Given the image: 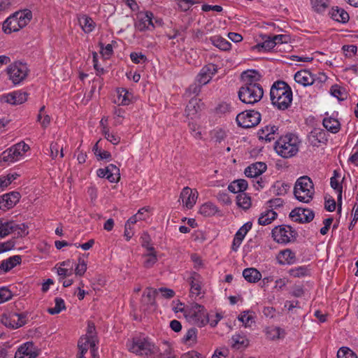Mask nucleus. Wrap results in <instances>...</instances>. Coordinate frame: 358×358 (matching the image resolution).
Returning <instances> with one entry per match:
<instances>
[{
    "instance_id": "nucleus-54",
    "label": "nucleus",
    "mask_w": 358,
    "mask_h": 358,
    "mask_svg": "<svg viewBox=\"0 0 358 358\" xmlns=\"http://www.w3.org/2000/svg\"><path fill=\"white\" fill-rule=\"evenodd\" d=\"M337 358H358L357 355L348 348H341L337 352Z\"/></svg>"
},
{
    "instance_id": "nucleus-53",
    "label": "nucleus",
    "mask_w": 358,
    "mask_h": 358,
    "mask_svg": "<svg viewBox=\"0 0 358 358\" xmlns=\"http://www.w3.org/2000/svg\"><path fill=\"white\" fill-rule=\"evenodd\" d=\"M50 157H52V159H55L57 157L59 152L60 157L62 158L64 157L63 148H62V146L61 147L59 145L58 142H52L50 144Z\"/></svg>"
},
{
    "instance_id": "nucleus-58",
    "label": "nucleus",
    "mask_w": 358,
    "mask_h": 358,
    "mask_svg": "<svg viewBox=\"0 0 358 358\" xmlns=\"http://www.w3.org/2000/svg\"><path fill=\"white\" fill-rule=\"evenodd\" d=\"M189 129L191 131L192 135L196 139L202 138V134L200 129V127L195 122L189 123Z\"/></svg>"
},
{
    "instance_id": "nucleus-52",
    "label": "nucleus",
    "mask_w": 358,
    "mask_h": 358,
    "mask_svg": "<svg viewBox=\"0 0 358 358\" xmlns=\"http://www.w3.org/2000/svg\"><path fill=\"white\" fill-rule=\"evenodd\" d=\"M238 320L243 323L245 327H250L252 324L254 322V318L251 313L249 311H244L241 313Z\"/></svg>"
},
{
    "instance_id": "nucleus-36",
    "label": "nucleus",
    "mask_w": 358,
    "mask_h": 358,
    "mask_svg": "<svg viewBox=\"0 0 358 358\" xmlns=\"http://www.w3.org/2000/svg\"><path fill=\"white\" fill-rule=\"evenodd\" d=\"M277 217V213L273 210H266L262 212L258 219L260 225L266 226L271 224Z\"/></svg>"
},
{
    "instance_id": "nucleus-55",
    "label": "nucleus",
    "mask_w": 358,
    "mask_h": 358,
    "mask_svg": "<svg viewBox=\"0 0 358 358\" xmlns=\"http://www.w3.org/2000/svg\"><path fill=\"white\" fill-rule=\"evenodd\" d=\"M199 213L204 216H210L215 213V206L212 203H206L200 207Z\"/></svg>"
},
{
    "instance_id": "nucleus-64",
    "label": "nucleus",
    "mask_w": 358,
    "mask_h": 358,
    "mask_svg": "<svg viewBox=\"0 0 358 358\" xmlns=\"http://www.w3.org/2000/svg\"><path fill=\"white\" fill-rule=\"evenodd\" d=\"M342 50L346 57H350L356 54L357 47L355 45H345L343 46Z\"/></svg>"
},
{
    "instance_id": "nucleus-20",
    "label": "nucleus",
    "mask_w": 358,
    "mask_h": 358,
    "mask_svg": "<svg viewBox=\"0 0 358 358\" xmlns=\"http://www.w3.org/2000/svg\"><path fill=\"white\" fill-rule=\"evenodd\" d=\"M18 192H11L0 196V210H6L13 208L20 199Z\"/></svg>"
},
{
    "instance_id": "nucleus-28",
    "label": "nucleus",
    "mask_w": 358,
    "mask_h": 358,
    "mask_svg": "<svg viewBox=\"0 0 358 358\" xmlns=\"http://www.w3.org/2000/svg\"><path fill=\"white\" fill-rule=\"evenodd\" d=\"M27 94L25 92L15 91L4 96L5 101L13 105L21 104L27 101Z\"/></svg>"
},
{
    "instance_id": "nucleus-61",
    "label": "nucleus",
    "mask_w": 358,
    "mask_h": 358,
    "mask_svg": "<svg viewBox=\"0 0 358 358\" xmlns=\"http://www.w3.org/2000/svg\"><path fill=\"white\" fill-rule=\"evenodd\" d=\"M130 59L134 64H143L147 60L145 55L135 52L130 54Z\"/></svg>"
},
{
    "instance_id": "nucleus-15",
    "label": "nucleus",
    "mask_w": 358,
    "mask_h": 358,
    "mask_svg": "<svg viewBox=\"0 0 358 358\" xmlns=\"http://www.w3.org/2000/svg\"><path fill=\"white\" fill-rule=\"evenodd\" d=\"M96 343L97 339L90 338L89 336H85L80 337L78 343V347L79 348L81 357H84V355L87 352L88 349H90L92 355L94 357L97 351V348L96 347Z\"/></svg>"
},
{
    "instance_id": "nucleus-48",
    "label": "nucleus",
    "mask_w": 358,
    "mask_h": 358,
    "mask_svg": "<svg viewBox=\"0 0 358 358\" xmlns=\"http://www.w3.org/2000/svg\"><path fill=\"white\" fill-rule=\"evenodd\" d=\"M37 121L41 123L43 128H46L49 126L51 118L48 115L45 113V106H43L40 108L37 116Z\"/></svg>"
},
{
    "instance_id": "nucleus-9",
    "label": "nucleus",
    "mask_w": 358,
    "mask_h": 358,
    "mask_svg": "<svg viewBox=\"0 0 358 358\" xmlns=\"http://www.w3.org/2000/svg\"><path fill=\"white\" fill-rule=\"evenodd\" d=\"M273 240L281 244H287L294 241L297 235L296 231L289 225L275 227L272 230Z\"/></svg>"
},
{
    "instance_id": "nucleus-25",
    "label": "nucleus",
    "mask_w": 358,
    "mask_h": 358,
    "mask_svg": "<svg viewBox=\"0 0 358 358\" xmlns=\"http://www.w3.org/2000/svg\"><path fill=\"white\" fill-rule=\"evenodd\" d=\"M266 164L264 162H256L245 169V174L248 178H258L266 170Z\"/></svg>"
},
{
    "instance_id": "nucleus-29",
    "label": "nucleus",
    "mask_w": 358,
    "mask_h": 358,
    "mask_svg": "<svg viewBox=\"0 0 358 358\" xmlns=\"http://www.w3.org/2000/svg\"><path fill=\"white\" fill-rule=\"evenodd\" d=\"M295 259V254L289 249L280 251L277 256L278 262L281 265L292 264Z\"/></svg>"
},
{
    "instance_id": "nucleus-8",
    "label": "nucleus",
    "mask_w": 358,
    "mask_h": 358,
    "mask_svg": "<svg viewBox=\"0 0 358 358\" xmlns=\"http://www.w3.org/2000/svg\"><path fill=\"white\" fill-rule=\"evenodd\" d=\"M28 73L29 69L27 64L20 62H15L10 64L7 68L9 80L14 85H18L25 80Z\"/></svg>"
},
{
    "instance_id": "nucleus-60",
    "label": "nucleus",
    "mask_w": 358,
    "mask_h": 358,
    "mask_svg": "<svg viewBox=\"0 0 358 358\" xmlns=\"http://www.w3.org/2000/svg\"><path fill=\"white\" fill-rule=\"evenodd\" d=\"M27 226L22 223L17 224L15 222V227L13 229V234L17 235V236H24L28 234Z\"/></svg>"
},
{
    "instance_id": "nucleus-2",
    "label": "nucleus",
    "mask_w": 358,
    "mask_h": 358,
    "mask_svg": "<svg viewBox=\"0 0 358 358\" xmlns=\"http://www.w3.org/2000/svg\"><path fill=\"white\" fill-rule=\"evenodd\" d=\"M272 104L279 110L288 108L292 101L291 87L284 81L275 82L270 90Z\"/></svg>"
},
{
    "instance_id": "nucleus-49",
    "label": "nucleus",
    "mask_w": 358,
    "mask_h": 358,
    "mask_svg": "<svg viewBox=\"0 0 358 358\" xmlns=\"http://www.w3.org/2000/svg\"><path fill=\"white\" fill-rule=\"evenodd\" d=\"M55 305L53 308H49L48 312L50 315H56L59 313L62 310L66 309L64 301L59 297H57L55 299Z\"/></svg>"
},
{
    "instance_id": "nucleus-17",
    "label": "nucleus",
    "mask_w": 358,
    "mask_h": 358,
    "mask_svg": "<svg viewBox=\"0 0 358 358\" xmlns=\"http://www.w3.org/2000/svg\"><path fill=\"white\" fill-rule=\"evenodd\" d=\"M217 71V67L213 64H208L204 66L199 71L196 76V80L197 83L205 85L208 83L213 75Z\"/></svg>"
},
{
    "instance_id": "nucleus-62",
    "label": "nucleus",
    "mask_w": 358,
    "mask_h": 358,
    "mask_svg": "<svg viewBox=\"0 0 358 358\" xmlns=\"http://www.w3.org/2000/svg\"><path fill=\"white\" fill-rule=\"evenodd\" d=\"M11 292L6 287L0 288V303H3L12 298Z\"/></svg>"
},
{
    "instance_id": "nucleus-24",
    "label": "nucleus",
    "mask_w": 358,
    "mask_h": 358,
    "mask_svg": "<svg viewBox=\"0 0 358 358\" xmlns=\"http://www.w3.org/2000/svg\"><path fill=\"white\" fill-rule=\"evenodd\" d=\"M260 75L259 73L255 71V70H248L246 71H244L241 74V78L243 81L242 85H246L250 86L253 85H261L259 83V81L260 80Z\"/></svg>"
},
{
    "instance_id": "nucleus-45",
    "label": "nucleus",
    "mask_w": 358,
    "mask_h": 358,
    "mask_svg": "<svg viewBox=\"0 0 358 358\" xmlns=\"http://www.w3.org/2000/svg\"><path fill=\"white\" fill-rule=\"evenodd\" d=\"M237 205L244 210L248 209L251 206V199L245 193H240L236 196Z\"/></svg>"
},
{
    "instance_id": "nucleus-40",
    "label": "nucleus",
    "mask_w": 358,
    "mask_h": 358,
    "mask_svg": "<svg viewBox=\"0 0 358 358\" xmlns=\"http://www.w3.org/2000/svg\"><path fill=\"white\" fill-rule=\"evenodd\" d=\"M248 187V182L244 179H238L231 182L228 189L233 193H243Z\"/></svg>"
},
{
    "instance_id": "nucleus-21",
    "label": "nucleus",
    "mask_w": 358,
    "mask_h": 358,
    "mask_svg": "<svg viewBox=\"0 0 358 358\" xmlns=\"http://www.w3.org/2000/svg\"><path fill=\"white\" fill-rule=\"evenodd\" d=\"M152 17L153 14L150 12L139 15L138 17V21L136 23V27L141 31L150 29L154 27L152 20Z\"/></svg>"
},
{
    "instance_id": "nucleus-6",
    "label": "nucleus",
    "mask_w": 358,
    "mask_h": 358,
    "mask_svg": "<svg viewBox=\"0 0 358 358\" xmlns=\"http://www.w3.org/2000/svg\"><path fill=\"white\" fill-rule=\"evenodd\" d=\"M238 95L243 103L253 105L262 99L264 90L262 85H242L239 88Z\"/></svg>"
},
{
    "instance_id": "nucleus-35",
    "label": "nucleus",
    "mask_w": 358,
    "mask_h": 358,
    "mask_svg": "<svg viewBox=\"0 0 358 358\" xmlns=\"http://www.w3.org/2000/svg\"><path fill=\"white\" fill-rule=\"evenodd\" d=\"M243 276L249 282H256L262 278L260 272L255 268H248L243 270Z\"/></svg>"
},
{
    "instance_id": "nucleus-41",
    "label": "nucleus",
    "mask_w": 358,
    "mask_h": 358,
    "mask_svg": "<svg viewBox=\"0 0 358 358\" xmlns=\"http://www.w3.org/2000/svg\"><path fill=\"white\" fill-rule=\"evenodd\" d=\"M157 294V289L147 288L143 295L141 302L144 305H155V296Z\"/></svg>"
},
{
    "instance_id": "nucleus-30",
    "label": "nucleus",
    "mask_w": 358,
    "mask_h": 358,
    "mask_svg": "<svg viewBox=\"0 0 358 358\" xmlns=\"http://www.w3.org/2000/svg\"><path fill=\"white\" fill-rule=\"evenodd\" d=\"M201 109V106L200 104V100H198L196 98H193L189 100L188 104L187 105L185 109V114L188 117L191 119H194L196 117L199 111Z\"/></svg>"
},
{
    "instance_id": "nucleus-32",
    "label": "nucleus",
    "mask_w": 358,
    "mask_h": 358,
    "mask_svg": "<svg viewBox=\"0 0 358 358\" xmlns=\"http://www.w3.org/2000/svg\"><path fill=\"white\" fill-rule=\"evenodd\" d=\"M331 17L338 22L345 23L349 20L348 13L343 8L333 7L329 11Z\"/></svg>"
},
{
    "instance_id": "nucleus-18",
    "label": "nucleus",
    "mask_w": 358,
    "mask_h": 358,
    "mask_svg": "<svg viewBox=\"0 0 358 358\" xmlns=\"http://www.w3.org/2000/svg\"><path fill=\"white\" fill-rule=\"evenodd\" d=\"M308 143L315 147L325 144L327 141V132L321 128H314L308 135Z\"/></svg>"
},
{
    "instance_id": "nucleus-39",
    "label": "nucleus",
    "mask_w": 358,
    "mask_h": 358,
    "mask_svg": "<svg viewBox=\"0 0 358 358\" xmlns=\"http://www.w3.org/2000/svg\"><path fill=\"white\" fill-rule=\"evenodd\" d=\"M15 221H3L0 219V237L4 238L13 232Z\"/></svg>"
},
{
    "instance_id": "nucleus-19",
    "label": "nucleus",
    "mask_w": 358,
    "mask_h": 358,
    "mask_svg": "<svg viewBox=\"0 0 358 358\" xmlns=\"http://www.w3.org/2000/svg\"><path fill=\"white\" fill-rule=\"evenodd\" d=\"M197 198V191L193 190L189 187H184L180 195V199L182 200L183 206L188 209H191L194 206Z\"/></svg>"
},
{
    "instance_id": "nucleus-10",
    "label": "nucleus",
    "mask_w": 358,
    "mask_h": 358,
    "mask_svg": "<svg viewBox=\"0 0 358 358\" xmlns=\"http://www.w3.org/2000/svg\"><path fill=\"white\" fill-rule=\"evenodd\" d=\"M238 126L243 128H250L256 126L261 120L260 113L255 110H246L236 116Z\"/></svg>"
},
{
    "instance_id": "nucleus-13",
    "label": "nucleus",
    "mask_w": 358,
    "mask_h": 358,
    "mask_svg": "<svg viewBox=\"0 0 358 358\" xmlns=\"http://www.w3.org/2000/svg\"><path fill=\"white\" fill-rule=\"evenodd\" d=\"M38 350L32 342L22 344L17 350L14 358H36Z\"/></svg>"
},
{
    "instance_id": "nucleus-44",
    "label": "nucleus",
    "mask_w": 358,
    "mask_h": 358,
    "mask_svg": "<svg viewBox=\"0 0 358 358\" xmlns=\"http://www.w3.org/2000/svg\"><path fill=\"white\" fill-rule=\"evenodd\" d=\"M313 9L317 13H323L329 6V0H310Z\"/></svg>"
},
{
    "instance_id": "nucleus-56",
    "label": "nucleus",
    "mask_w": 358,
    "mask_h": 358,
    "mask_svg": "<svg viewBox=\"0 0 358 358\" xmlns=\"http://www.w3.org/2000/svg\"><path fill=\"white\" fill-rule=\"evenodd\" d=\"M197 336V329L195 328H190L187 331L183 336V341L186 343L189 342L195 343Z\"/></svg>"
},
{
    "instance_id": "nucleus-3",
    "label": "nucleus",
    "mask_w": 358,
    "mask_h": 358,
    "mask_svg": "<svg viewBox=\"0 0 358 358\" xmlns=\"http://www.w3.org/2000/svg\"><path fill=\"white\" fill-rule=\"evenodd\" d=\"M300 143L298 136L293 134H287L280 136L275 141L274 149L280 157L290 158L298 153Z\"/></svg>"
},
{
    "instance_id": "nucleus-27",
    "label": "nucleus",
    "mask_w": 358,
    "mask_h": 358,
    "mask_svg": "<svg viewBox=\"0 0 358 358\" xmlns=\"http://www.w3.org/2000/svg\"><path fill=\"white\" fill-rule=\"evenodd\" d=\"M21 261L20 255H14L2 261L0 264V274L8 272L17 265L20 264Z\"/></svg>"
},
{
    "instance_id": "nucleus-46",
    "label": "nucleus",
    "mask_w": 358,
    "mask_h": 358,
    "mask_svg": "<svg viewBox=\"0 0 358 358\" xmlns=\"http://www.w3.org/2000/svg\"><path fill=\"white\" fill-rule=\"evenodd\" d=\"M148 208L143 207L138 210L136 214L131 216L127 222H129V224H136L138 220H144L148 217Z\"/></svg>"
},
{
    "instance_id": "nucleus-26",
    "label": "nucleus",
    "mask_w": 358,
    "mask_h": 358,
    "mask_svg": "<svg viewBox=\"0 0 358 358\" xmlns=\"http://www.w3.org/2000/svg\"><path fill=\"white\" fill-rule=\"evenodd\" d=\"M278 134V127L276 126L267 125L259 131V138L268 142L275 140Z\"/></svg>"
},
{
    "instance_id": "nucleus-51",
    "label": "nucleus",
    "mask_w": 358,
    "mask_h": 358,
    "mask_svg": "<svg viewBox=\"0 0 358 358\" xmlns=\"http://www.w3.org/2000/svg\"><path fill=\"white\" fill-rule=\"evenodd\" d=\"M79 22L83 30L86 33L91 32L94 28V23L93 20L86 16L81 17L79 20Z\"/></svg>"
},
{
    "instance_id": "nucleus-5",
    "label": "nucleus",
    "mask_w": 358,
    "mask_h": 358,
    "mask_svg": "<svg viewBox=\"0 0 358 358\" xmlns=\"http://www.w3.org/2000/svg\"><path fill=\"white\" fill-rule=\"evenodd\" d=\"M187 320L199 327H203L208 322V315L205 308L198 303L191 305L180 309Z\"/></svg>"
},
{
    "instance_id": "nucleus-12",
    "label": "nucleus",
    "mask_w": 358,
    "mask_h": 358,
    "mask_svg": "<svg viewBox=\"0 0 358 358\" xmlns=\"http://www.w3.org/2000/svg\"><path fill=\"white\" fill-rule=\"evenodd\" d=\"M289 217L294 222L308 223L313 220L315 213L308 208H296L291 211Z\"/></svg>"
},
{
    "instance_id": "nucleus-1",
    "label": "nucleus",
    "mask_w": 358,
    "mask_h": 358,
    "mask_svg": "<svg viewBox=\"0 0 358 358\" xmlns=\"http://www.w3.org/2000/svg\"><path fill=\"white\" fill-rule=\"evenodd\" d=\"M127 348L129 352L145 358H155L159 352V348L153 340L145 334H139L128 340Z\"/></svg>"
},
{
    "instance_id": "nucleus-38",
    "label": "nucleus",
    "mask_w": 358,
    "mask_h": 358,
    "mask_svg": "<svg viewBox=\"0 0 358 358\" xmlns=\"http://www.w3.org/2000/svg\"><path fill=\"white\" fill-rule=\"evenodd\" d=\"M13 16L15 18V20H17L22 28L24 27L30 22L32 17L31 12L27 10L15 12Z\"/></svg>"
},
{
    "instance_id": "nucleus-47",
    "label": "nucleus",
    "mask_w": 358,
    "mask_h": 358,
    "mask_svg": "<svg viewBox=\"0 0 358 358\" xmlns=\"http://www.w3.org/2000/svg\"><path fill=\"white\" fill-rule=\"evenodd\" d=\"M211 41L215 46L222 50H227L231 47V43L229 41L218 36L211 38Z\"/></svg>"
},
{
    "instance_id": "nucleus-50",
    "label": "nucleus",
    "mask_w": 358,
    "mask_h": 358,
    "mask_svg": "<svg viewBox=\"0 0 358 358\" xmlns=\"http://www.w3.org/2000/svg\"><path fill=\"white\" fill-rule=\"evenodd\" d=\"M338 177V176L334 171V176L331 178L330 184L331 187L338 193V201L339 202L342 199V185L340 184Z\"/></svg>"
},
{
    "instance_id": "nucleus-34",
    "label": "nucleus",
    "mask_w": 358,
    "mask_h": 358,
    "mask_svg": "<svg viewBox=\"0 0 358 358\" xmlns=\"http://www.w3.org/2000/svg\"><path fill=\"white\" fill-rule=\"evenodd\" d=\"M131 94L125 88L117 89V99L115 103L118 105L127 106L131 102Z\"/></svg>"
},
{
    "instance_id": "nucleus-14",
    "label": "nucleus",
    "mask_w": 358,
    "mask_h": 358,
    "mask_svg": "<svg viewBox=\"0 0 358 358\" xmlns=\"http://www.w3.org/2000/svg\"><path fill=\"white\" fill-rule=\"evenodd\" d=\"M188 282L190 285L189 296L191 298L196 299L203 294L202 292V278L199 273H192L188 278Z\"/></svg>"
},
{
    "instance_id": "nucleus-42",
    "label": "nucleus",
    "mask_w": 358,
    "mask_h": 358,
    "mask_svg": "<svg viewBox=\"0 0 358 358\" xmlns=\"http://www.w3.org/2000/svg\"><path fill=\"white\" fill-rule=\"evenodd\" d=\"M264 331L266 338L272 341L280 338L284 334V331L282 329L273 326L265 328Z\"/></svg>"
},
{
    "instance_id": "nucleus-7",
    "label": "nucleus",
    "mask_w": 358,
    "mask_h": 358,
    "mask_svg": "<svg viewBox=\"0 0 358 358\" xmlns=\"http://www.w3.org/2000/svg\"><path fill=\"white\" fill-rule=\"evenodd\" d=\"M29 148L27 144L24 141H21L3 151L1 155V159L6 162H17L24 157Z\"/></svg>"
},
{
    "instance_id": "nucleus-16",
    "label": "nucleus",
    "mask_w": 358,
    "mask_h": 358,
    "mask_svg": "<svg viewBox=\"0 0 358 358\" xmlns=\"http://www.w3.org/2000/svg\"><path fill=\"white\" fill-rule=\"evenodd\" d=\"M97 176L101 178H106L110 182H116L120 178V170L114 164H109L104 169H99L96 171Z\"/></svg>"
},
{
    "instance_id": "nucleus-43",
    "label": "nucleus",
    "mask_w": 358,
    "mask_h": 358,
    "mask_svg": "<svg viewBox=\"0 0 358 358\" xmlns=\"http://www.w3.org/2000/svg\"><path fill=\"white\" fill-rule=\"evenodd\" d=\"M231 343L234 349L239 350L248 345V340L240 334H235L231 337Z\"/></svg>"
},
{
    "instance_id": "nucleus-63",
    "label": "nucleus",
    "mask_w": 358,
    "mask_h": 358,
    "mask_svg": "<svg viewBox=\"0 0 358 358\" xmlns=\"http://www.w3.org/2000/svg\"><path fill=\"white\" fill-rule=\"evenodd\" d=\"M15 245V241L14 239H10L5 242H1L0 254L12 250L14 248Z\"/></svg>"
},
{
    "instance_id": "nucleus-37",
    "label": "nucleus",
    "mask_w": 358,
    "mask_h": 358,
    "mask_svg": "<svg viewBox=\"0 0 358 358\" xmlns=\"http://www.w3.org/2000/svg\"><path fill=\"white\" fill-rule=\"evenodd\" d=\"M144 257V266L150 268L157 262V255L155 248L153 247H148L147 252L143 255Z\"/></svg>"
},
{
    "instance_id": "nucleus-57",
    "label": "nucleus",
    "mask_w": 358,
    "mask_h": 358,
    "mask_svg": "<svg viewBox=\"0 0 358 358\" xmlns=\"http://www.w3.org/2000/svg\"><path fill=\"white\" fill-rule=\"evenodd\" d=\"M87 271V264L83 259L80 258L78 263L75 268V273L76 275L82 276Z\"/></svg>"
},
{
    "instance_id": "nucleus-59",
    "label": "nucleus",
    "mask_w": 358,
    "mask_h": 358,
    "mask_svg": "<svg viewBox=\"0 0 358 358\" xmlns=\"http://www.w3.org/2000/svg\"><path fill=\"white\" fill-rule=\"evenodd\" d=\"M264 39V41L261 44L258 45L259 48L261 47L265 50H270L275 46L272 36H266Z\"/></svg>"
},
{
    "instance_id": "nucleus-33",
    "label": "nucleus",
    "mask_w": 358,
    "mask_h": 358,
    "mask_svg": "<svg viewBox=\"0 0 358 358\" xmlns=\"http://www.w3.org/2000/svg\"><path fill=\"white\" fill-rule=\"evenodd\" d=\"M22 28V27L13 15L8 17L3 24V30L6 34L17 31Z\"/></svg>"
},
{
    "instance_id": "nucleus-11",
    "label": "nucleus",
    "mask_w": 358,
    "mask_h": 358,
    "mask_svg": "<svg viewBox=\"0 0 358 358\" xmlns=\"http://www.w3.org/2000/svg\"><path fill=\"white\" fill-rule=\"evenodd\" d=\"M1 323L7 327L17 329L26 323V315L22 313H10L3 314L1 318Z\"/></svg>"
},
{
    "instance_id": "nucleus-22",
    "label": "nucleus",
    "mask_w": 358,
    "mask_h": 358,
    "mask_svg": "<svg viewBox=\"0 0 358 358\" xmlns=\"http://www.w3.org/2000/svg\"><path fill=\"white\" fill-rule=\"evenodd\" d=\"M294 80L304 87L310 86L314 84V74L308 70L299 71L294 75Z\"/></svg>"
},
{
    "instance_id": "nucleus-4",
    "label": "nucleus",
    "mask_w": 358,
    "mask_h": 358,
    "mask_svg": "<svg viewBox=\"0 0 358 358\" xmlns=\"http://www.w3.org/2000/svg\"><path fill=\"white\" fill-rule=\"evenodd\" d=\"M294 194L298 201L303 203L310 202L315 194L312 180L306 176L299 178L294 185Z\"/></svg>"
},
{
    "instance_id": "nucleus-31",
    "label": "nucleus",
    "mask_w": 358,
    "mask_h": 358,
    "mask_svg": "<svg viewBox=\"0 0 358 358\" xmlns=\"http://www.w3.org/2000/svg\"><path fill=\"white\" fill-rule=\"evenodd\" d=\"M322 124L325 129L332 134H336L340 131L341 124L338 119L333 116L324 117Z\"/></svg>"
},
{
    "instance_id": "nucleus-23",
    "label": "nucleus",
    "mask_w": 358,
    "mask_h": 358,
    "mask_svg": "<svg viewBox=\"0 0 358 358\" xmlns=\"http://www.w3.org/2000/svg\"><path fill=\"white\" fill-rule=\"evenodd\" d=\"M252 223L248 222L243 224L236 233L234 238L232 250L236 251L241 245L247 233L251 229Z\"/></svg>"
}]
</instances>
